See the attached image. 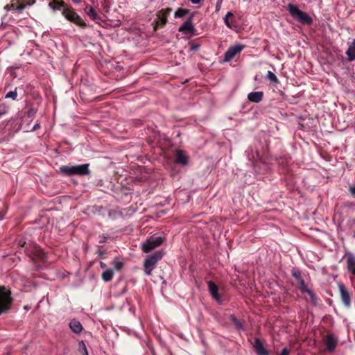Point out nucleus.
<instances>
[{"label": "nucleus", "instance_id": "f257e3e1", "mask_svg": "<svg viewBox=\"0 0 355 355\" xmlns=\"http://www.w3.org/2000/svg\"><path fill=\"white\" fill-rule=\"evenodd\" d=\"M12 302L10 290L0 286V315L10 309Z\"/></svg>", "mask_w": 355, "mask_h": 355}, {"label": "nucleus", "instance_id": "f03ea898", "mask_svg": "<svg viewBox=\"0 0 355 355\" xmlns=\"http://www.w3.org/2000/svg\"><path fill=\"white\" fill-rule=\"evenodd\" d=\"M288 10L291 16L301 23L309 24L312 22L311 17L307 13L300 10L295 5L288 4Z\"/></svg>", "mask_w": 355, "mask_h": 355}, {"label": "nucleus", "instance_id": "7ed1b4c3", "mask_svg": "<svg viewBox=\"0 0 355 355\" xmlns=\"http://www.w3.org/2000/svg\"><path fill=\"white\" fill-rule=\"evenodd\" d=\"M62 15L67 19L73 22L79 26L83 28L87 26L86 24L84 22L82 18L76 12H75L73 10L67 7L64 8L62 10Z\"/></svg>", "mask_w": 355, "mask_h": 355}, {"label": "nucleus", "instance_id": "20e7f679", "mask_svg": "<svg viewBox=\"0 0 355 355\" xmlns=\"http://www.w3.org/2000/svg\"><path fill=\"white\" fill-rule=\"evenodd\" d=\"M161 252H156L155 254L148 257L144 262V271L147 275L151 274L152 270L155 268L157 261L162 257Z\"/></svg>", "mask_w": 355, "mask_h": 355}, {"label": "nucleus", "instance_id": "39448f33", "mask_svg": "<svg viewBox=\"0 0 355 355\" xmlns=\"http://www.w3.org/2000/svg\"><path fill=\"white\" fill-rule=\"evenodd\" d=\"M163 243V239L161 236H151L142 244V250L148 253L155 248L159 247Z\"/></svg>", "mask_w": 355, "mask_h": 355}, {"label": "nucleus", "instance_id": "423d86ee", "mask_svg": "<svg viewBox=\"0 0 355 355\" xmlns=\"http://www.w3.org/2000/svg\"><path fill=\"white\" fill-rule=\"evenodd\" d=\"M293 275L299 280L300 283V288L302 291V293L307 294V295L305 296V297L307 300H310L313 302H315V296L313 293V292L309 290L306 285L304 284V281L300 279V272L298 270L293 271Z\"/></svg>", "mask_w": 355, "mask_h": 355}, {"label": "nucleus", "instance_id": "0eeeda50", "mask_svg": "<svg viewBox=\"0 0 355 355\" xmlns=\"http://www.w3.org/2000/svg\"><path fill=\"white\" fill-rule=\"evenodd\" d=\"M172 9L168 8L164 10H162L157 13V19L155 20V29H157L159 26H162L167 22V16L171 13Z\"/></svg>", "mask_w": 355, "mask_h": 355}, {"label": "nucleus", "instance_id": "6e6552de", "mask_svg": "<svg viewBox=\"0 0 355 355\" xmlns=\"http://www.w3.org/2000/svg\"><path fill=\"white\" fill-rule=\"evenodd\" d=\"M244 49V45L235 44L230 46L225 53L224 61L231 60L236 54L239 53Z\"/></svg>", "mask_w": 355, "mask_h": 355}, {"label": "nucleus", "instance_id": "1a4fd4ad", "mask_svg": "<svg viewBox=\"0 0 355 355\" xmlns=\"http://www.w3.org/2000/svg\"><path fill=\"white\" fill-rule=\"evenodd\" d=\"M346 260L347 268L349 272L355 275V255L352 253H346L344 256Z\"/></svg>", "mask_w": 355, "mask_h": 355}, {"label": "nucleus", "instance_id": "9d476101", "mask_svg": "<svg viewBox=\"0 0 355 355\" xmlns=\"http://www.w3.org/2000/svg\"><path fill=\"white\" fill-rule=\"evenodd\" d=\"M175 162L186 166L189 164V156L183 150H177L175 153Z\"/></svg>", "mask_w": 355, "mask_h": 355}, {"label": "nucleus", "instance_id": "9b49d317", "mask_svg": "<svg viewBox=\"0 0 355 355\" xmlns=\"http://www.w3.org/2000/svg\"><path fill=\"white\" fill-rule=\"evenodd\" d=\"M338 288L343 302L346 306H349L351 297L349 292L347 291L346 288L342 284H340Z\"/></svg>", "mask_w": 355, "mask_h": 355}, {"label": "nucleus", "instance_id": "f8f14e48", "mask_svg": "<svg viewBox=\"0 0 355 355\" xmlns=\"http://www.w3.org/2000/svg\"><path fill=\"white\" fill-rule=\"evenodd\" d=\"M73 175H84L89 173V164H85L81 165L73 166Z\"/></svg>", "mask_w": 355, "mask_h": 355}, {"label": "nucleus", "instance_id": "ddd939ff", "mask_svg": "<svg viewBox=\"0 0 355 355\" xmlns=\"http://www.w3.org/2000/svg\"><path fill=\"white\" fill-rule=\"evenodd\" d=\"M85 12L96 23L100 24L101 19L92 6L87 5L85 8Z\"/></svg>", "mask_w": 355, "mask_h": 355}, {"label": "nucleus", "instance_id": "4468645a", "mask_svg": "<svg viewBox=\"0 0 355 355\" xmlns=\"http://www.w3.org/2000/svg\"><path fill=\"white\" fill-rule=\"evenodd\" d=\"M194 31V27L193 26L192 19L189 18L187 19L180 28L179 31L183 33H193Z\"/></svg>", "mask_w": 355, "mask_h": 355}, {"label": "nucleus", "instance_id": "2eb2a0df", "mask_svg": "<svg viewBox=\"0 0 355 355\" xmlns=\"http://www.w3.org/2000/svg\"><path fill=\"white\" fill-rule=\"evenodd\" d=\"M263 96V94L262 92H250L248 94V98L251 102L259 103L262 100Z\"/></svg>", "mask_w": 355, "mask_h": 355}, {"label": "nucleus", "instance_id": "dca6fc26", "mask_svg": "<svg viewBox=\"0 0 355 355\" xmlns=\"http://www.w3.org/2000/svg\"><path fill=\"white\" fill-rule=\"evenodd\" d=\"M209 290L213 297L217 300L218 302H220V298L218 294V286L212 282H209L208 283Z\"/></svg>", "mask_w": 355, "mask_h": 355}, {"label": "nucleus", "instance_id": "f3484780", "mask_svg": "<svg viewBox=\"0 0 355 355\" xmlns=\"http://www.w3.org/2000/svg\"><path fill=\"white\" fill-rule=\"evenodd\" d=\"M69 327L71 331L76 334H80L83 330L81 323L76 320H72L69 323Z\"/></svg>", "mask_w": 355, "mask_h": 355}, {"label": "nucleus", "instance_id": "a211bd4d", "mask_svg": "<svg viewBox=\"0 0 355 355\" xmlns=\"http://www.w3.org/2000/svg\"><path fill=\"white\" fill-rule=\"evenodd\" d=\"M49 7L55 10H60L61 8H65V3L62 1H58V0H53V1L50 2L49 4Z\"/></svg>", "mask_w": 355, "mask_h": 355}, {"label": "nucleus", "instance_id": "6ab92c4d", "mask_svg": "<svg viewBox=\"0 0 355 355\" xmlns=\"http://www.w3.org/2000/svg\"><path fill=\"white\" fill-rule=\"evenodd\" d=\"M346 54L347 55L348 60L352 61L355 59V39L352 43L349 45Z\"/></svg>", "mask_w": 355, "mask_h": 355}, {"label": "nucleus", "instance_id": "aec40b11", "mask_svg": "<svg viewBox=\"0 0 355 355\" xmlns=\"http://www.w3.org/2000/svg\"><path fill=\"white\" fill-rule=\"evenodd\" d=\"M254 347L259 355H268L266 351L264 349L262 343L259 340H255Z\"/></svg>", "mask_w": 355, "mask_h": 355}, {"label": "nucleus", "instance_id": "412c9836", "mask_svg": "<svg viewBox=\"0 0 355 355\" xmlns=\"http://www.w3.org/2000/svg\"><path fill=\"white\" fill-rule=\"evenodd\" d=\"M336 340L332 336H329L327 338V347L330 351L333 350L336 346Z\"/></svg>", "mask_w": 355, "mask_h": 355}, {"label": "nucleus", "instance_id": "4be33fe9", "mask_svg": "<svg viewBox=\"0 0 355 355\" xmlns=\"http://www.w3.org/2000/svg\"><path fill=\"white\" fill-rule=\"evenodd\" d=\"M60 171L65 175H73V166H63L60 168Z\"/></svg>", "mask_w": 355, "mask_h": 355}, {"label": "nucleus", "instance_id": "5701e85b", "mask_svg": "<svg viewBox=\"0 0 355 355\" xmlns=\"http://www.w3.org/2000/svg\"><path fill=\"white\" fill-rule=\"evenodd\" d=\"M113 271L112 270H106L102 274V278L105 282H109L112 279Z\"/></svg>", "mask_w": 355, "mask_h": 355}, {"label": "nucleus", "instance_id": "b1692460", "mask_svg": "<svg viewBox=\"0 0 355 355\" xmlns=\"http://www.w3.org/2000/svg\"><path fill=\"white\" fill-rule=\"evenodd\" d=\"M189 12V10L187 9H182L179 8L178 9L174 14V17L175 18H180L184 17L185 15H187Z\"/></svg>", "mask_w": 355, "mask_h": 355}, {"label": "nucleus", "instance_id": "393cba45", "mask_svg": "<svg viewBox=\"0 0 355 355\" xmlns=\"http://www.w3.org/2000/svg\"><path fill=\"white\" fill-rule=\"evenodd\" d=\"M267 77L270 81H272L273 83H277L278 82V79H277L276 75L270 71H268Z\"/></svg>", "mask_w": 355, "mask_h": 355}, {"label": "nucleus", "instance_id": "a878e982", "mask_svg": "<svg viewBox=\"0 0 355 355\" xmlns=\"http://www.w3.org/2000/svg\"><path fill=\"white\" fill-rule=\"evenodd\" d=\"M17 96V92L16 91H11V92H9L6 95V98H12L13 100H15Z\"/></svg>", "mask_w": 355, "mask_h": 355}, {"label": "nucleus", "instance_id": "bb28decb", "mask_svg": "<svg viewBox=\"0 0 355 355\" xmlns=\"http://www.w3.org/2000/svg\"><path fill=\"white\" fill-rule=\"evenodd\" d=\"M7 107L4 104H0V117L7 112Z\"/></svg>", "mask_w": 355, "mask_h": 355}, {"label": "nucleus", "instance_id": "cd10ccee", "mask_svg": "<svg viewBox=\"0 0 355 355\" xmlns=\"http://www.w3.org/2000/svg\"><path fill=\"white\" fill-rule=\"evenodd\" d=\"M114 265L115 268L118 270H121L123 267V263L119 260H114Z\"/></svg>", "mask_w": 355, "mask_h": 355}, {"label": "nucleus", "instance_id": "c85d7f7f", "mask_svg": "<svg viewBox=\"0 0 355 355\" xmlns=\"http://www.w3.org/2000/svg\"><path fill=\"white\" fill-rule=\"evenodd\" d=\"M232 320H233L234 323L235 324V325H236V327L237 328H239V329L242 328V324H241V322L238 320H236L233 316L232 317Z\"/></svg>", "mask_w": 355, "mask_h": 355}, {"label": "nucleus", "instance_id": "c756f323", "mask_svg": "<svg viewBox=\"0 0 355 355\" xmlns=\"http://www.w3.org/2000/svg\"><path fill=\"white\" fill-rule=\"evenodd\" d=\"M11 7L15 9V6L14 4L12 3L11 5ZM25 8V5H20L19 6H17L15 10L17 11V12H21L24 8Z\"/></svg>", "mask_w": 355, "mask_h": 355}, {"label": "nucleus", "instance_id": "7c9ffc66", "mask_svg": "<svg viewBox=\"0 0 355 355\" xmlns=\"http://www.w3.org/2000/svg\"><path fill=\"white\" fill-rule=\"evenodd\" d=\"M37 256L39 257L40 259H44V252L42 251V250L38 249L36 251Z\"/></svg>", "mask_w": 355, "mask_h": 355}, {"label": "nucleus", "instance_id": "2f4dec72", "mask_svg": "<svg viewBox=\"0 0 355 355\" xmlns=\"http://www.w3.org/2000/svg\"><path fill=\"white\" fill-rule=\"evenodd\" d=\"M224 22L225 24V25L229 28H232V26L230 23V21H229V19L227 18V17H224Z\"/></svg>", "mask_w": 355, "mask_h": 355}, {"label": "nucleus", "instance_id": "473e14b6", "mask_svg": "<svg viewBox=\"0 0 355 355\" xmlns=\"http://www.w3.org/2000/svg\"><path fill=\"white\" fill-rule=\"evenodd\" d=\"M79 345H80V347H83L86 355H87V351L86 346H85V344L84 343V342L83 341L80 342Z\"/></svg>", "mask_w": 355, "mask_h": 355}, {"label": "nucleus", "instance_id": "72a5a7b5", "mask_svg": "<svg viewBox=\"0 0 355 355\" xmlns=\"http://www.w3.org/2000/svg\"><path fill=\"white\" fill-rule=\"evenodd\" d=\"M349 191L351 193V194L355 197V187L354 186H351L349 187Z\"/></svg>", "mask_w": 355, "mask_h": 355}, {"label": "nucleus", "instance_id": "f704fd0d", "mask_svg": "<svg viewBox=\"0 0 355 355\" xmlns=\"http://www.w3.org/2000/svg\"><path fill=\"white\" fill-rule=\"evenodd\" d=\"M289 352L286 348H284L281 352V355H288Z\"/></svg>", "mask_w": 355, "mask_h": 355}, {"label": "nucleus", "instance_id": "c9c22d12", "mask_svg": "<svg viewBox=\"0 0 355 355\" xmlns=\"http://www.w3.org/2000/svg\"><path fill=\"white\" fill-rule=\"evenodd\" d=\"M233 16V13L232 12H228L226 15L225 16V17H227L229 19V17H232Z\"/></svg>", "mask_w": 355, "mask_h": 355}, {"label": "nucleus", "instance_id": "e433bc0d", "mask_svg": "<svg viewBox=\"0 0 355 355\" xmlns=\"http://www.w3.org/2000/svg\"><path fill=\"white\" fill-rule=\"evenodd\" d=\"M193 4H198L200 3L201 0H190Z\"/></svg>", "mask_w": 355, "mask_h": 355}, {"label": "nucleus", "instance_id": "4c0bfd02", "mask_svg": "<svg viewBox=\"0 0 355 355\" xmlns=\"http://www.w3.org/2000/svg\"><path fill=\"white\" fill-rule=\"evenodd\" d=\"M101 266L102 268H105V264L104 263H103V262H101Z\"/></svg>", "mask_w": 355, "mask_h": 355}, {"label": "nucleus", "instance_id": "58836bf2", "mask_svg": "<svg viewBox=\"0 0 355 355\" xmlns=\"http://www.w3.org/2000/svg\"><path fill=\"white\" fill-rule=\"evenodd\" d=\"M74 2L76 3H78L79 2V0H73Z\"/></svg>", "mask_w": 355, "mask_h": 355}, {"label": "nucleus", "instance_id": "ea45409f", "mask_svg": "<svg viewBox=\"0 0 355 355\" xmlns=\"http://www.w3.org/2000/svg\"><path fill=\"white\" fill-rule=\"evenodd\" d=\"M5 8H6V9H8V5H7V6H5Z\"/></svg>", "mask_w": 355, "mask_h": 355}, {"label": "nucleus", "instance_id": "a19ab883", "mask_svg": "<svg viewBox=\"0 0 355 355\" xmlns=\"http://www.w3.org/2000/svg\"><path fill=\"white\" fill-rule=\"evenodd\" d=\"M353 236L355 238V232L354 233Z\"/></svg>", "mask_w": 355, "mask_h": 355}]
</instances>
